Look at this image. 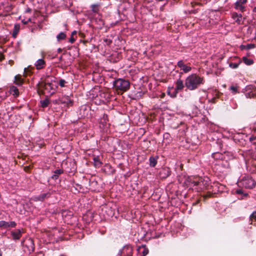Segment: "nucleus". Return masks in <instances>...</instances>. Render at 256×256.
Here are the masks:
<instances>
[{"instance_id":"f257e3e1","label":"nucleus","mask_w":256,"mask_h":256,"mask_svg":"<svg viewBox=\"0 0 256 256\" xmlns=\"http://www.w3.org/2000/svg\"><path fill=\"white\" fill-rule=\"evenodd\" d=\"M205 82L204 77L196 74L188 76L185 80V86L190 90H194L198 88Z\"/></svg>"},{"instance_id":"f03ea898","label":"nucleus","mask_w":256,"mask_h":256,"mask_svg":"<svg viewBox=\"0 0 256 256\" xmlns=\"http://www.w3.org/2000/svg\"><path fill=\"white\" fill-rule=\"evenodd\" d=\"M190 182L194 184V186H198V190H208L209 194H206V196H210V192L213 186L210 185V180L208 177H200V178H190Z\"/></svg>"},{"instance_id":"7ed1b4c3","label":"nucleus","mask_w":256,"mask_h":256,"mask_svg":"<svg viewBox=\"0 0 256 256\" xmlns=\"http://www.w3.org/2000/svg\"><path fill=\"white\" fill-rule=\"evenodd\" d=\"M113 85L116 90L125 92L128 90L130 88V82L128 80L123 78H118L116 80Z\"/></svg>"},{"instance_id":"20e7f679","label":"nucleus","mask_w":256,"mask_h":256,"mask_svg":"<svg viewBox=\"0 0 256 256\" xmlns=\"http://www.w3.org/2000/svg\"><path fill=\"white\" fill-rule=\"evenodd\" d=\"M240 186L244 187L246 188H253L256 184V182L253 180L252 176H245L238 182Z\"/></svg>"},{"instance_id":"39448f33","label":"nucleus","mask_w":256,"mask_h":256,"mask_svg":"<svg viewBox=\"0 0 256 256\" xmlns=\"http://www.w3.org/2000/svg\"><path fill=\"white\" fill-rule=\"evenodd\" d=\"M120 256H132V248L131 246L126 245L119 252Z\"/></svg>"},{"instance_id":"423d86ee","label":"nucleus","mask_w":256,"mask_h":256,"mask_svg":"<svg viewBox=\"0 0 256 256\" xmlns=\"http://www.w3.org/2000/svg\"><path fill=\"white\" fill-rule=\"evenodd\" d=\"M100 127L104 129V130H106L110 126L108 123V116L107 114H104L100 120Z\"/></svg>"},{"instance_id":"0eeeda50","label":"nucleus","mask_w":256,"mask_h":256,"mask_svg":"<svg viewBox=\"0 0 256 256\" xmlns=\"http://www.w3.org/2000/svg\"><path fill=\"white\" fill-rule=\"evenodd\" d=\"M58 103L65 104L69 106L72 104V101L70 100V97L67 96H63L60 98L58 100Z\"/></svg>"},{"instance_id":"6e6552de","label":"nucleus","mask_w":256,"mask_h":256,"mask_svg":"<svg viewBox=\"0 0 256 256\" xmlns=\"http://www.w3.org/2000/svg\"><path fill=\"white\" fill-rule=\"evenodd\" d=\"M51 194L50 192L46 193H42L40 194L38 196H34L32 198V200L34 202L41 201L43 202L46 198L50 197Z\"/></svg>"},{"instance_id":"1a4fd4ad","label":"nucleus","mask_w":256,"mask_h":256,"mask_svg":"<svg viewBox=\"0 0 256 256\" xmlns=\"http://www.w3.org/2000/svg\"><path fill=\"white\" fill-rule=\"evenodd\" d=\"M16 224L15 222L12 221L6 222L4 220L0 221V228H15Z\"/></svg>"},{"instance_id":"9d476101","label":"nucleus","mask_w":256,"mask_h":256,"mask_svg":"<svg viewBox=\"0 0 256 256\" xmlns=\"http://www.w3.org/2000/svg\"><path fill=\"white\" fill-rule=\"evenodd\" d=\"M177 66L180 68V70H182L184 73H188L192 70V68L186 65L182 60L178 62Z\"/></svg>"},{"instance_id":"9b49d317","label":"nucleus","mask_w":256,"mask_h":256,"mask_svg":"<svg viewBox=\"0 0 256 256\" xmlns=\"http://www.w3.org/2000/svg\"><path fill=\"white\" fill-rule=\"evenodd\" d=\"M44 90L46 91L50 94H54L56 92L55 86L52 85H40V86Z\"/></svg>"},{"instance_id":"f8f14e48","label":"nucleus","mask_w":256,"mask_h":256,"mask_svg":"<svg viewBox=\"0 0 256 256\" xmlns=\"http://www.w3.org/2000/svg\"><path fill=\"white\" fill-rule=\"evenodd\" d=\"M137 251V256H146L148 253V250L145 246L138 247Z\"/></svg>"},{"instance_id":"ddd939ff","label":"nucleus","mask_w":256,"mask_h":256,"mask_svg":"<svg viewBox=\"0 0 256 256\" xmlns=\"http://www.w3.org/2000/svg\"><path fill=\"white\" fill-rule=\"evenodd\" d=\"M175 84L176 87L174 89L178 92L182 90L185 86V84H184L183 80L180 78L176 80Z\"/></svg>"},{"instance_id":"4468645a","label":"nucleus","mask_w":256,"mask_h":256,"mask_svg":"<svg viewBox=\"0 0 256 256\" xmlns=\"http://www.w3.org/2000/svg\"><path fill=\"white\" fill-rule=\"evenodd\" d=\"M159 174L162 178H166L170 174V172L168 168H162L160 170Z\"/></svg>"},{"instance_id":"2eb2a0df","label":"nucleus","mask_w":256,"mask_h":256,"mask_svg":"<svg viewBox=\"0 0 256 256\" xmlns=\"http://www.w3.org/2000/svg\"><path fill=\"white\" fill-rule=\"evenodd\" d=\"M22 232L20 229H17L15 231L11 232L13 240H16L20 239L22 236Z\"/></svg>"},{"instance_id":"dca6fc26","label":"nucleus","mask_w":256,"mask_h":256,"mask_svg":"<svg viewBox=\"0 0 256 256\" xmlns=\"http://www.w3.org/2000/svg\"><path fill=\"white\" fill-rule=\"evenodd\" d=\"M34 66L37 70L43 68L46 66V62L44 59H38L34 64Z\"/></svg>"},{"instance_id":"f3484780","label":"nucleus","mask_w":256,"mask_h":256,"mask_svg":"<svg viewBox=\"0 0 256 256\" xmlns=\"http://www.w3.org/2000/svg\"><path fill=\"white\" fill-rule=\"evenodd\" d=\"M232 17L234 22L238 24H240L242 22V16L241 14H238L236 12H233Z\"/></svg>"},{"instance_id":"a211bd4d","label":"nucleus","mask_w":256,"mask_h":256,"mask_svg":"<svg viewBox=\"0 0 256 256\" xmlns=\"http://www.w3.org/2000/svg\"><path fill=\"white\" fill-rule=\"evenodd\" d=\"M245 4L246 3H241L240 0H238L234 4V8L243 12L245 10V6H244Z\"/></svg>"},{"instance_id":"6ab92c4d","label":"nucleus","mask_w":256,"mask_h":256,"mask_svg":"<svg viewBox=\"0 0 256 256\" xmlns=\"http://www.w3.org/2000/svg\"><path fill=\"white\" fill-rule=\"evenodd\" d=\"M239 90L240 86L237 84H232L229 88V90L233 94L239 93Z\"/></svg>"},{"instance_id":"aec40b11","label":"nucleus","mask_w":256,"mask_h":256,"mask_svg":"<svg viewBox=\"0 0 256 256\" xmlns=\"http://www.w3.org/2000/svg\"><path fill=\"white\" fill-rule=\"evenodd\" d=\"M24 80L22 78L20 75H16L14 77V83L20 86L24 83Z\"/></svg>"},{"instance_id":"412c9836","label":"nucleus","mask_w":256,"mask_h":256,"mask_svg":"<svg viewBox=\"0 0 256 256\" xmlns=\"http://www.w3.org/2000/svg\"><path fill=\"white\" fill-rule=\"evenodd\" d=\"M64 171L62 169H57L54 171V174L52 176L53 180H56L58 178L60 174H62Z\"/></svg>"},{"instance_id":"4be33fe9","label":"nucleus","mask_w":256,"mask_h":256,"mask_svg":"<svg viewBox=\"0 0 256 256\" xmlns=\"http://www.w3.org/2000/svg\"><path fill=\"white\" fill-rule=\"evenodd\" d=\"M10 92L14 96H18L19 95L18 90L15 86L10 87Z\"/></svg>"},{"instance_id":"5701e85b","label":"nucleus","mask_w":256,"mask_h":256,"mask_svg":"<svg viewBox=\"0 0 256 256\" xmlns=\"http://www.w3.org/2000/svg\"><path fill=\"white\" fill-rule=\"evenodd\" d=\"M158 158L151 156L150 158V166L152 167H154L157 164Z\"/></svg>"},{"instance_id":"b1692460","label":"nucleus","mask_w":256,"mask_h":256,"mask_svg":"<svg viewBox=\"0 0 256 256\" xmlns=\"http://www.w3.org/2000/svg\"><path fill=\"white\" fill-rule=\"evenodd\" d=\"M93 160L94 162V165L96 167L99 168L102 166V162H100L98 156H94L93 158Z\"/></svg>"},{"instance_id":"393cba45","label":"nucleus","mask_w":256,"mask_h":256,"mask_svg":"<svg viewBox=\"0 0 256 256\" xmlns=\"http://www.w3.org/2000/svg\"><path fill=\"white\" fill-rule=\"evenodd\" d=\"M100 4H94L90 6L92 10L94 13H98L100 10Z\"/></svg>"},{"instance_id":"a878e982","label":"nucleus","mask_w":256,"mask_h":256,"mask_svg":"<svg viewBox=\"0 0 256 256\" xmlns=\"http://www.w3.org/2000/svg\"><path fill=\"white\" fill-rule=\"evenodd\" d=\"M4 6L5 10L7 12H9L12 9L14 6V4L10 2V4L8 2V4H4Z\"/></svg>"},{"instance_id":"bb28decb","label":"nucleus","mask_w":256,"mask_h":256,"mask_svg":"<svg viewBox=\"0 0 256 256\" xmlns=\"http://www.w3.org/2000/svg\"><path fill=\"white\" fill-rule=\"evenodd\" d=\"M242 60L248 66H250L254 64V60L252 59L248 58L246 56L242 58Z\"/></svg>"},{"instance_id":"cd10ccee","label":"nucleus","mask_w":256,"mask_h":256,"mask_svg":"<svg viewBox=\"0 0 256 256\" xmlns=\"http://www.w3.org/2000/svg\"><path fill=\"white\" fill-rule=\"evenodd\" d=\"M66 34L64 32H60L56 36L57 40L60 42V40L66 39Z\"/></svg>"},{"instance_id":"c85d7f7f","label":"nucleus","mask_w":256,"mask_h":256,"mask_svg":"<svg viewBox=\"0 0 256 256\" xmlns=\"http://www.w3.org/2000/svg\"><path fill=\"white\" fill-rule=\"evenodd\" d=\"M40 104L42 108H46L50 104V100L48 99H45L40 101Z\"/></svg>"},{"instance_id":"c756f323","label":"nucleus","mask_w":256,"mask_h":256,"mask_svg":"<svg viewBox=\"0 0 256 256\" xmlns=\"http://www.w3.org/2000/svg\"><path fill=\"white\" fill-rule=\"evenodd\" d=\"M245 95L247 98H251L254 97L256 96V94L252 92H246L245 94Z\"/></svg>"},{"instance_id":"7c9ffc66","label":"nucleus","mask_w":256,"mask_h":256,"mask_svg":"<svg viewBox=\"0 0 256 256\" xmlns=\"http://www.w3.org/2000/svg\"><path fill=\"white\" fill-rule=\"evenodd\" d=\"M236 192L238 194L243 195L244 196H246L248 195L247 193L244 192V191L242 189L237 190Z\"/></svg>"},{"instance_id":"2f4dec72","label":"nucleus","mask_w":256,"mask_h":256,"mask_svg":"<svg viewBox=\"0 0 256 256\" xmlns=\"http://www.w3.org/2000/svg\"><path fill=\"white\" fill-rule=\"evenodd\" d=\"M240 62L238 63L230 62L229 64V66L232 68H236Z\"/></svg>"},{"instance_id":"473e14b6","label":"nucleus","mask_w":256,"mask_h":256,"mask_svg":"<svg viewBox=\"0 0 256 256\" xmlns=\"http://www.w3.org/2000/svg\"><path fill=\"white\" fill-rule=\"evenodd\" d=\"M178 92V91H176L174 89V92L172 93H170V91H168V95L170 96V97H172V98H176V95H177Z\"/></svg>"},{"instance_id":"72a5a7b5","label":"nucleus","mask_w":256,"mask_h":256,"mask_svg":"<svg viewBox=\"0 0 256 256\" xmlns=\"http://www.w3.org/2000/svg\"><path fill=\"white\" fill-rule=\"evenodd\" d=\"M250 220L252 221V220H254L256 221V211L254 212L250 216ZM252 224V222H251Z\"/></svg>"},{"instance_id":"f704fd0d","label":"nucleus","mask_w":256,"mask_h":256,"mask_svg":"<svg viewBox=\"0 0 256 256\" xmlns=\"http://www.w3.org/2000/svg\"><path fill=\"white\" fill-rule=\"evenodd\" d=\"M54 84L52 82H48V78H45L44 82H42L40 85H52Z\"/></svg>"},{"instance_id":"c9c22d12","label":"nucleus","mask_w":256,"mask_h":256,"mask_svg":"<svg viewBox=\"0 0 256 256\" xmlns=\"http://www.w3.org/2000/svg\"><path fill=\"white\" fill-rule=\"evenodd\" d=\"M66 83V82L65 80L63 79H60L59 82V84L61 87H64L65 86V84Z\"/></svg>"},{"instance_id":"e433bc0d","label":"nucleus","mask_w":256,"mask_h":256,"mask_svg":"<svg viewBox=\"0 0 256 256\" xmlns=\"http://www.w3.org/2000/svg\"><path fill=\"white\" fill-rule=\"evenodd\" d=\"M246 50H250L254 48L255 47V45L254 44H250L246 45Z\"/></svg>"},{"instance_id":"4c0bfd02","label":"nucleus","mask_w":256,"mask_h":256,"mask_svg":"<svg viewBox=\"0 0 256 256\" xmlns=\"http://www.w3.org/2000/svg\"><path fill=\"white\" fill-rule=\"evenodd\" d=\"M46 78H48V82L52 83L53 82H55L56 78L54 77L48 76Z\"/></svg>"},{"instance_id":"58836bf2","label":"nucleus","mask_w":256,"mask_h":256,"mask_svg":"<svg viewBox=\"0 0 256 256\" xmlns=\"http://www.w3.org/2000/svg\"><path fill=\"white\" fill-rule=\"evenodd\" d=\"M76 40V39L74 38L73 36H71L70 38L69 39V42L71 44L74 43Z\"/></svg>"},{"instance_id":"ea45409f","label":"nucleus","mask_w":256,"mask_h":256,"mask_svg":"<svg viewBox=\"0 0 256 256\" xmlns=\"http://www.w3.org/2000/svg\"><path fill=\"white\" fill-rule=\"evenodd\" d=\"M4 58V56L2 52H0V61H2Z\"/></svg>"},{"instance_id":"a19ab883","label":"nucleus","mask_w":256,"mask_h":256,"mask_svg":"<svg viewBox=\"0 0 256 256\" xmlns=\"http://www.w3.org/2000/svg\"><path fill=\"white\" fill-rule=\"evenodd\" d=\"M249 139L250 142H252L253 140H256V136H252Z\"/></svg>"},{"instance_id":"79ce46f5","label":"nucleus","mask_w":256,"mask_h":256,"mask_svg":"<svg viewBox=\"0 0 256 256\" xmlns=\"http://www.w3.org/2000/svg\"><path fill=\"white\" fill-rule=\"evenodd\" d=\"M240 48H241L242 50L246 49V45H242L240 46Z\"/></svg>"},{"instance_id":"37998d69","label":"nucleus","mask_w":256,"mask_h":256,"mask_svg":"<svg viewBox=\"0 0 256 256\" xmlns=\"http://www.w3.org/2000/svg\"><path fill=\"white\" fill-rule=\"evenodd\" d=\"M26 12H32V10L30 8H28L26 10Z\"/></svg>"},{"instance_id":"c03bdc74","label":"nucleus","mask_w":256,"mask_h":256,"mask_svg":"<svg viewBox=\"0 0 256 256\" xmlns=\"http://www.w3.org/2000/svg\"><path fill=\"white\" fill-rule=\"evenodd\" d=\"M76 34V30H74L72 32L71 36H73Z\"/></svg>"},{"instance_id":"a18cd8bd","label":"nucleus","mask_w":256,"mask_h":256,"mask_svg":"<svg viewBox=\"0 0 256 256\" xmlns=\"http://www.w3.org/2000/svg\"><path fill=\"white\" fill-rule=\"evenodd\" d=\"M240 1V2L241 3H246L247 0H239Z\"/></svg>"},{"instance_id":"49530a36","label":"nucleus","mask_w":256,"mask_h":256,"mask_svg":"<svg viewBox=\"0 0 256 256\" xmlns=\"http://www.w3.org/2000/svg\"><path fill=\"white\" fill-rule=\"evenodd\" d=\"M58 52H62V49L61 48H58Z\"/></svg>"},{"instance_id":"de8ad7c7","label":"nucleus","mask_w":256,"mask_h":256,"mask_svg":"<svg viewBox=\"0 0 256 256\" xmlns=\"http://www.w3.org/2000/svg\"><path fill=\"white\" fill-rule=\"evenodd\" d=\"M58 60H59V61L60 62L62 60V56H60L59 58H58Z\"/></svg>"},{"instance_id":"09e8293b","label":"nucleus","mask_w":256,"mask_h":256,"mask_svg":"<svg viewBox=\"0 0 256 256\" xmlns=\"http://www.w3.org/2000/svg\"><path fill=\"white\" fill-rule=\"evenodd\" d=\"M0 256H2V252L0 248Z\"/></svg>"},{"instance_id":"8fccbe9b","label":"nucleus","mask_w":256,"mask_h":256,"mask_svg":"<svg viewBox=\"0 0 256 256\" xmlns=\"http://www.w3.org/2000/svg\"><path fill=\"white\" fill-rule=\"evenodd\" d=\"M253 12H256V6L254 7L253 9Z\"/></svg>"},{"instance_id":"3c124183","label":"nucleus","mask_w":256,"mask_h":256,"mask_svg":"<svg viewBox=\"0 0 256 256\" xmlns=\"http://www.w3.org/2000/svg\"><path fill=\"white\" fill-rule=\"evenodd\" d=\"M254 132L256 134V126L254 128Z\"/></svg>"},{"instance_id":"603ef678","label":"nucleus","mask_w":256,"mask_h":256,"mask_svg":"<svg viewBox=\"0 0 256 256\" xmlns=\"http://www.w3.org/2000/svg\"><path fill=\"white\" fill-rule=\"evenodd\" d=\"M23 23L24 24H27V22H26V21H22Z\"/></svg>"}]
</instances>
